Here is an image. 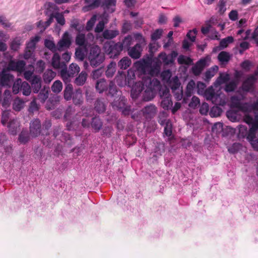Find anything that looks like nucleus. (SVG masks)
I'll return each instance as SVG.
<instances>
[{
    "instance_id": "obj_45",
    "label": "nucleus",
    "mask_w": 258,
    "mask_h": 258,
    "mask_svg": "<svg viewBox=\"0 0 258 258\" xmlns=\"http://www.w3.org/2000/svg\"><path fill=\"white\" fill-rule=\"evenodd\" d=\"M178 63L180 64L189 65L191 63L192 60L189 57L183 55H180L177 59Z\"/></svg>"
},
{
    "instance_id": "obj_30",
    "label": "nucleus",
    "mask_w": 258,
    "mask_h": 258,
    "mask_svg": "<svg viewBox=\"0 0 258 258\" xmlns=\"http://www.w3.org/2000/svg\"><path fill=\"white\" fill-rule=\"evenodd\" d=\"M218 70V67L217 66H215L207 70L205 74V81L208 82L215 76Z\"/></svg>"
},
{
    "instance_id": "obj_40",
    "label": "nucleus",
    "mask_w": 258,
    "mask_h": 258,
    "mask_svg": "<svg viewBox=\"0 0 258 258\" xmlns=\"http://www.w3.org/2000/svg\"><path fill=\"white\" fill-rule=\"evenodd\" d=\"M104 60V54L99 55L97 56L94 57V64L92 62L93 60H89L90 65L93 67H97L103 62Z\"/></svg>"
},
{
    "instance_id": "obj_16",
    "label": "nucleus",
    "mask_w": 258,
    "mask_h": 258,
    "mask_svg": "<svg viewBox=\"0 0 258 258\" xmlns=\"http://www.w3.org/2000/svg\"><path fill=\"white\" fill-rule=\"evenodd\" d=\"M108 86L109 84L105 79H100L96 82L95 89L98 93H102L108 90Z\"/></svg>"
},
{
    "instance_id": "obj_62",
    "label": "nucleus",
    "mask_w": 258,
    "mask_h": 258,
    "mask_svg": "<svg viewBox=\"0 0 258 258\" xmlns=\"http://www.w3.org/2000/svg\"><path fill=\"white\" fill-rule=\"evenodd\" d=\"M71 27L75 29L78 32H80L83 27L80 26L79 20L77 19H74L71 21Z\"/></svg>"
},
{
    "instance_id": "obj_19",
    "label": "nucleus",
    "mask_w": 258,
    "mask_h": 258,
    "mask_svg": "<svg viewBox=\"0 0 258 258\" xmlns=\"http://www.w3.org/2000/svg\"><path fill=\"white\" fill-rule=\"evenodd\" d=\"M91 126L95 132H98L102 127L103 121L98 116H95L91 119Z\"/></svg>"
},
{
    "instance_id": "obj_33",
    "label": "nucleus",
    "mask_w": 258,
    "mask_h": 258,
    "mask_svg": "<svg viewBox=\"0 0 258 258\" xmlns=\"http://www.w3.org/2000/svg\"><path fill=\"white\" fill-rule=\"evenodd\" d=\"M56 73L51 70H47L43 75L44 82L45 83H49L55 77Z\"/></svg>"
},
{
    "instance_id": "obj_59",
    "label": "nucleus",
    "mask_w": 258,
    "mask_h": 258,
    "mask_svg": "<svg viewBox=\"0 0 258 258\" xmlns=\"http://www.w3.org/2000/svg\"><path fill=\"white\" fill-rule=\"evenodd\" d=\"M172 92L173 93L175 98L177 100L179 101L182 99L183 100L184 94L183 92L182 87H181V88L177 89V90H175L174 92Z\"/></svg>"
},
{
    "instance_id": "obj_18",
    "label": "nucleus",
    "mask_w": 258,
    "mask_h": 258,
    "mask_svg": "<svg viewBox=\"0 0 258 258\" xmlns=\"http://www.w3.org/2000/svg\"><path fill=\"white\" fill-rule=\"evenodd\" d=\"M106 105L104 98H98L94 103V109L98 113H102L106 110Z\"/></svg>"
},
{
    "instance_id": "obj_54",
    "label": "nucleus",
    "mask_w": 258,
    "mask_h": 258,
    "mask_svg": "<svg viewBox=\"0 0 258 258\" xmlns=\"http://www.w3.org/2000/svg\"><path fill=\"white\" fill-rule=\"evenodd\" d=\"M73 102L75 105H80L83 102L82 94L80 93H76L72 96Z\"/></svg>"
},
{
    "instance_id": "obj_61",
    "label": "nucleus",
    "mask_w": 258,
    "mask_h": 258,
    "mask_svg": "<svg viewBox=\"0 0 258 258\" xmlns=\"http://www.w3.org/2000/svg\"><path fill=\"white\" fill-rule=\"evenodd\" d=\"M231 103L232 105L236 108L241 110L242 106L240 100L238 99L237 97L233 96L231 97Z\"/></svg>"
},
{
    "instance_id": "obj_28",
    "label": "nucleus",
    "mask_w": 258,
    "mask_h": 258,
    "mask_svg": "<svg viewBox=\"0 0 258 258\" xmlns=\"http://www.w3.org/2000/svg\"><path fill=\"white\" fill-rule=\"evenodd\" d=\"M116 72V63L111 61L107 66L105 71V76L108 78H112Z\"/></svg>"
},
{
    "instance_id": "obj_6",
    "label": "nucleus",
    "mask_w": 258,
    "mask_h": 258,
    "mask_svg": "<svg viewBox=\"0 0 258 258\" xmlns=\"http://www.w3.org/2000/svg\"><path fill=\"white\" fill-rule=\"evenodd\" d=\"M142 81L136 83L132 90V94L137 97L144 89L145 86H151L152 85L151 78L147 76L142 77Z\"/></svg>"
},
{
    "instance_id": "obj_13",
    "label": "nucleus",
    "mask_w": 258,
    "mask_h": 258,
    "mask_svg": "<svg viewBox=\"0 0 258 258\" xmlns=\"http://www.w3.org/2000/svg\"><path fill=\"white\" fill-rule=\"evenodd\" d=\"M196 87V83L192 80H190L187 83L186 89L184 94L183 103H187L190 97L194 94V90Z\"/></svg>"
},
{
    "instance_id": "obj_3",
    "label": "nucleus",
    "mask_w": 258,
    "mask_h": 258,
    "mask_svg": "<svg viewBox=\"0 0 258 258\" xmlns=\"http://www.w3.org/2000/svg\"><path fill=\"white\" fill-rule=\"evenodd\" d=\"M103 49L110 58L113 59L117 58L122 51L119 44L114 41L105 42L103 45Z\"/></svg>"
},
{
    "instance_id": "obj_46",
    "label": "nucleus",
    "mask_w": 258,
    "mask_h": 258,
    "mask_svg": "<svg viewBox=\"0 0 258 258\" xmlns=\"http://www.w3.org/2000/svg\"><path fill=\"white\" fill-rule=\"evenodd\" d=\"M164 134L169 137H171L172 135V124L169 120L166 121Z\"/></svg>"
},
{
    "instance_id": "obj_64",
    "label": "nucleus",
    "mask_w": 258,
    "mask_h": 258,
    "mask_svg": "<svg viewBox=\"0 0 258 258\" xmlns=\"http://www.w3.org/2000/svg\"><path fill=\"white\" fill-rule=\"evenodd\" d=\"M45 68V63L42 60H39L37 61L35 66L36 70L40 73L43 72Z\"/></svg>"
},
{
    "instance_id": "obj_15",
    "label": "nucleus",
    "mask_w": 258,
    "mask_h": 258,
    "mask_svg": "<svg viewBox=\"0 0 258 258\" xmlns=\"http://www.w3.org/2000/svg\"><path fill=\"white\" fill-rule=\"evenodd\" d=\"M258 129V115H255V121L250 127L247 135V139L249 141L255 140L256 132Z\"/></svg>"
},
{
    "instance_id": "obj_56",
    "label": "nucleus",
    "mask_w": 258,
    "mask_h": 258,
    "mask_svg": "<svg viewBox=\"0 0 258 258\" xmlns=\"http://www.w3.org/2000/svg\"><path fill=\"white\" fill-rule=\"evenodd\" d=\"M200 103V99L195 96H194L191 99L190 102L188 104V106L191 108L195 109Z\"/></svg>"
},
{
    "instance_id": "obj_14",
    "label": "nucleus",
    "mask_w": 258,
    "mask_h": 258,
    "mask_svg": "<svg viewBox=\"0 0 258 258\" xmlns=\"http://www.w3.org/2000/svg\"><path fill=\"white\" fill-rule=\"evenodd\" d=\"M206 60L203 58L198 61L195 65L191 68L192 72L195 76H199L201 74L202 71L205 67Z\"/></svg>"
},
{
    "instance_id": "obj_55",
    "label": "nucleus",
    "mask_w": 258,
    "mask_h": 258,
    "mask_svg": "<svg viewBox=\"0 0 258 258\" xmlns=\"http://www.w3.org/2000/svg\"><path fill=\"white\" fill-rule=\"evenodd\" d=\"M229 79L230 77L229 74H220V76L216 80V83L219 85H221L222 84L227 82L229 80Z\"/></svg>"
},
{
    "instance_id": "obj_7",
    "label": "nucleus",
    "mask_w": 258,
    "mask_h": 258,
    "mask_svg": "<svg viewBox=\"0 0 258 258\" xmlns=\"http://www.w3.org/2000/svg\"><path fill=\"white\" fill-rule=\"evenodd\" d=\"M42 125L40 120L38 119H34L30 122L29 132L30 135L32 138H36L41 133Z\"/></svg>"
},
{
    "instance_id": "obj_1",
    "label": "nucleus",
    "mask_w": 258,
    "mask_h": 258,
    "mask_svg": "<svg viewBox=\"0 0 258 258\" xmlns=\"http://www.w3.org/2000/svg\"><path fill=\"white\" fill-rule=\"evenodd\" d=\"M152 59L147 56L146 58H143L140 60L135 63V66L137 71L143 75L144 77L149 76H153L157 73L156 67L152 66Z\"/></svg>"
},
{
    "instance_id": "obj_43",
    "label": "nucleus",
    "mask_w": 258,
    "mask_h": 258,
    "mask_svg": "<svg viewBox=\"0 0 258 258\" xmlns=\"http://www.w3.org/2000/svg\"><path fill=\"white\" fill-rule=\"evenodd\" d=\"M45 46L51 50L53 53L57 51V45H56L54 42L51 40L46 39L44 41Z\"/></svg>"
},
{
    "instance_id": "obj_27",
    "label": "nucleus",
    "mask_w": 258,
    "mask_h": 258,
    "mask_svg": "<svg viewBox=\"0 0 258 258\" xmlns=\"http://www.w3.org/2000/svg\"><path fill=\"white\" fill-rule=\"evenodd\" d=\"M102 4V0H93L91 3H89L87 6H84L82 10L84 12H86L101 6Z\"/></svg>"
},
{
    "instance_id": "obj_26",
    "label": "nucleus",
    "mask_w": 258,
    "mask_h": 258,
    "mask_svg": "<svg viewBox=\"0 0 258 258\" xmlns=\"http://www.w3.org/2000/svg\"><path fill=\"white\" fill-rule=\"evenodd\" d=\"M87 78V74L85 71H82L75 79L74 83L79 86H83L86 82Z\"/></svg>"
},
{
    "instance_id": "obj_51",
    "label": "nucleus",
    "mask_w": 258,
    "mask_h": 258,
    "mask_svg": "<svg viewBox=\"0 0 258 258\" xmlns=\"http://www.w3.org/2000/svg\"><path fill=\"white\" fill-rule=\"evenodd\" d=\"M62 89V83L58 80L55 81L51 86V90L55 93L60 92Z\"/></svg>"
},
{
    "instance_id": "obj_48",
    "label": "nucleus",
    "mask_w": 258,
    "mask_h": 258,
    "mask_svg": "<svg viewBox=\"0 0 258 258\" xmlns=\"http://www.w3.org/2000/svg\"><path fill=\"white\" fill-rule=\"evenodd\" d=\"M39 40V37L38 36H35L32 38L31 39L30 41L27 43L26 48L34 51L35 48L36 44Z\"/></svg>"
},
{
    "instance_id": "obj_10",
    "label": "nucleus",
    "mask_w": 258,
    "mask_h": 258,
    "mask_svg": "<svg viewBox=\"0 0 258 258\" xmlns=\"http://www.w3.org/2000/svg\"><path fill=\"white\" fill-rule=\"evenodd\" d=\"M26 62L22 60L17 61L11 60L9 61L7 70L22 73L24 71Z\"/></svg>"
},
{
    "instance_id": "obj_63",
    "label": "nucleus",
    "mask_w": 258,
    "mask_h": 258,
    "mask_svg": "<svg viewBox=\"0 0 258 258\" xmlns=\"http://www.w3.org/2000/svg\"><path fill=\"white\" fill-rule=\"evenodd\" d=\"M163 31L162 29H157L151 34V39L152 41H155L160 38L162 36Z\"/></svg>"
},
{
    "instance_id": "obj_31",
    "label": "nucleus",
    "mask_w": 258,
    "mask_h": 258,
    "mask_svg": "<svg viewBox=\"0 0 258 258\" xmlns=\"http://www.w3.org/2000/svg\"><path fill=\"white\" fill-rule=\"evenodd\" d=\"M73 87L72 85L69 84L66 85L63 91V97L67 101L70 100L72 98Z\"/></svg>"
},
{
    "instance_id": "obj_4",
    "label": "nucleus",
    "mask_w": 258,
    "mask_h": 258,
    "mask_svg": "<svg viewBox=\"0 0 258 258\" xmlns=\"http://www.w3.org/2000/svg\"><path fill=\"white\" fill-rule=\"evenodd\" d=\"M80 72V67L75 63H71L68 70L67 64L60 70V74L61 78L65 83L70 81V78H73L75 75Z\"/></svg>"
},
{
    "instance_id": "obj_52",
    "label": "nucleus",
    "mask_w": 258,
    "mask_h": 258,
    "mask_svg": "<svg viewBox=\"0 0 258 258\" xmlns=\"http://www.w3.org/2000/svg\"><path fill=\"white\" fill-rule=\"evenodd\" d=\"M85 35L83 33H79L76 38V43L80 46L85 45Z\"/></svg>"
},
{
    "instance_id": "obj_34",
    "label": "nucleus",
    "mask_w": 258,
    "mask_h": 258,
    "mask_svg": "<svg viewBox=\"0 0 258 258\" xmlns=\"http://www.w3.org/2000/svg\"><path fill=\"white\" fill-rule=\"evenodd\" d=\"M181 83L177 76H175L169 82V86L171 88L172 92L180 89Z\"/></svg>"
},
{
    "instance_id": "obj_58",
    "label": "nucleus",
    "mask_w": 258,
    "mask_h": 258,
    "mask_svg": "<svg viewBox=\"0 0 258 258\" xmlns=\"http://www.w3.org/2000/svg\"><path fill=\"white\" fill-rule=\"evenodd\" d=\"M54 18H55L57 23L60 25L63 26L65 24V19L62 13H56L54 14Z\"/></svg>"
},
{
    "instance_id": "obj_21",
    "label": "nucleus",
    "mask_w": 258,
    "mask_h": 258,
    "mask_svg": "<svg viewBox=\"0 0 258 258\" xmlns=\"http://www.w3.org/2000/svg\"><path fill=\"white\" fill-rule=\"evenodd\" d=\"M20 126V123L16 119L10 120L7 125L9 133L12 135H16L17 133L18 128Z\"/></svg>"
},
{
    "instance_id": "obj_49",
    "label": "nucleus",
    "mask_w": 258,
    "mask_h": 258,
    "mask_svg": "<svg viewBox=\"0 0 258 258\" xmlns=\"http://www.w3.org/2000/svg\"><path fill=\"white\" fill-rule=\"evenodd\" d=\"M233 41L234 38L232 36H228L220 41V46L223 48H226L229 44L232 43Z\"/></svg>"
},
{
    "instance_id": "obj_23",
    "label": "nucleus",
    "mask_w": 258,
    "mask_h": 258,
    "mask_svg": "<svg viewBox=\"0 0 258 258\" xmlns=\"http://www.w3.org/2000/svg\"><path fill=\"white\" fill-rule=\"evenodd\" d=\"M126 99L124 97L120 96L118 100H114L112 103V105L113 108H116L118 110H121L124 108L126 106Z\"/></svg>"
},
{
    "instance_id": "obj_22",
    "label": "nucleus",
    "mask_w": 258,
    "mask_h": 258,
    "mask_svg": "<svg viewBox=\"0 0 258 258\" xmlns=\"http://www.w3.org/2000/svg\"><path fill=\"white\" fill-rule=\"evenodd\" d=\"M142 111L144 115L146 118H151L154 116L156 112V107L155 105L151 104L145 107Z\"/></svg>"
},
{
    "instance_id": "obj_47",
    "label": "nucleus",
    "mask_w": 258,
    "mask_h": 258,
    "mask_svg": "<svg viewBox=\"0 0 258 258\" xmlns=\"http://www.w3.org/2000/svg\"><path fill=\"white\" fill-rule=\"evenodd\" d=\"M116 0H104L102 1L101 7L105 10H109L112 6L115 7L116 5Z\"/></svg>"
},
{
    "instance_id": "obj_17",
    "label": "nucleus",
    "mask_w": 258,
    "mask_h": 258,
    "mask_svg": "<svg viewBox=\"0 0 258 258\" xmlns=\"http://www.w3.org/2000/svg\"><path fill=\"white\" fill-rule=\"evenodd\" d=\"M51 64L54 69H60V70L64 68L66 66L64 62H62V61L60 60V55L56 52H54L53 54L52 58Z\"/></svg>"
},
{
    "instance_id": "obj_32",
    "label": "nucleus",
    "mask_w": 258,
    "mask_h": 258,
    "mask_svg": "<svg viewBox=\"0 0 258 258\" xmlns=\"http://www.w3.org/2000/svg\"><path fill=\"white\" fill-rule=\"evenodd\" d=\"M30 136L27 130H23L19 136L18 140L20 143L25 144L29 141Z\"/></svg>"
},
{
    "instance_id": "obj_24",
    "label": "nucleus",
    "mask_w": 258,
    "mask_h": 258,
    "mask_svg": "<svg viewBox=\"0 0 258 258\" xmlns=\"http://www.w3.org/2000/svg\"><path fill=\"white\" fill-rule=\"evenodd\" d=\"M132 37L131 35H128L127 36L125 37L121 42H118V43L119 44L122 50L123 49H127V50H128V49H130V48H131L130 45L132 44Z\"/></svg>"
},
{
    "instance_id": "obj_53",
    "label": "nucleus",
    "mask_w": 258,
    "mask_h": 258,
    "mask_svg": "<svg viewBox=\"0 0 258 258\" xmlns=\"http://www.w3.org/2000/svg\"><path fill=\"white\" fill-rule=\"evenodd\" d=\"M216 105L212 107L211 109L210 114L212 117L220 116L222 112V109L220 107L217 106L218 105Z\"/></svg>"
},
{
    "instance_id": "obj_50",
    "label": "nucleus",
    "mask_w": 258,
    "mask_h": 258,
    "mask_svg": "<svg viewBox=\"0 0 258 258\" xmlns=\"http://www.w3.org/2000/svg\"><path fill=\"white\" fill-rule=\"evenodd\" d=\"M22 81L21 79H17L15 82H14L13 86V92L15 94H18L20 91H21V88L22 86Z\"/></svg>"
},
{
    "instance_id": "obj_35",
    "label": "nucleus",
    "mask_w": 258,
    "mask_h": 258,
    "mask_svg": "<svg viewBox=\"0 0 258 258\" xmlns=\"http://www.w3.org/2000/svg\"><path fill=\"white\" fill-rule=\"evenodd\" d=\"M131 60L128 57H124L119 60L118 66L120 69L125 70L131 64Z\"/></svg>"
},
{
    "instance_id": "obj_20",
    "label": "nucleus",
    "mask_w": 258,
    "mask_h": 258,
    "mask_svg": "<svg viewBox=\"0 0 258 258\" xmlns=\"http://www.w3.org/2000/svg\"><path fill=\"white\" fill-rule=\"evenodd\" d=\"M41 78L38 76H34L32 77L30 83L31 87L34 93H38L41 87Z\"/></svg>"
},
{
    "instance_id": "obj_5",
    "label": "nucleus",
    "mask_w": 258,
    "mask_h": 258,
    "mask_svg": "<svg viewBox=\"0 0 258 258\" xmlns=\"http://www.w3.org/2000/svg\"><path fill=\"white\" fill-rule=\"evenodd\" d=\"M202 95L207 100L211 101L215 105H223L225 103L224 101L220 98L219 95L215 93L213 87H210L206 89Z\"/></svg>"
},
{
    "instance_id": "obj_11",
    "label": "nucleus",
    "mask_w": 258,
    "mask_h": 258,
    "mask_svg": "<svg viewBox=\"0 0 258 258\" xmlns=\"http://www.w3.org/2000/svg\"><path fill=\"white\" fill-rule=\"evenodd\" d=\"M14 76L7 69H3L0 73V84L2 86H10L14 81Z\"/></svg>"
},
{
    "instance_id": "obj_60",
    "label": "nucleus",
    "mask_w": 258,
    "mask_h": 258,
    "mask_svg": "<svg viewBox=\"0 0 258 258\" xmlns=\"http://www.w3.org/2000/svg\"><path fill=\"white\" fill-rule=\"evenodd\" d=\"M10 115V112L8 110L4 111L2 114L1 123L5 125L8 122Z\"/></svg>"
},
{
    "instance_id": "obj_38",
    "label": "nucleus",
    "mask_w": 258,
    "mask_h": 258,
    "mask_svg": "<svg viewBox=\"0 0 258 258\" xmlns=\"http://www.w3.org/2000/svg\"><path fill=\"white\" fill-rule=\"evenodd\" d=\"M230 57L229 53L222 51L219 53L218 59L220 62L224 63L225 62H228L230 59Z\"/></svg>"
},
{
    "instance_id": "obj_57",
    "label": "nucleus",
    "mask_w": 258,
    "mask_h": 258,
    "mask_svg": "<svg viewBox=\"0 0 258 258\" xmlns=\"http://www.w3.org/2000/svg\"><path fill=\"white\" fill-rule=\"evenodd\" d=\"M48 97V90H41L38 95V99L41 102H44Z\"/></svg>"
},
{
    "instance_id": "obj_41",
    "label": "nucleus",
    "mask_w": 258,
    "mask_h": 258,
    "mask_svg": "<svg viewBox=\"0 0 258 258\" xmlns=\"http://www.w3.org/2000/svg\"><path fill=\"white\" fill-rule=\"evenodd\" d=\"M118 34L117 31L106 30L103 33V36L105 39H111L115 37Z\"/></svg>"
},
{
    "instance_id": "obj_36",
    "label": "nucleus",
    "mask_w": 258,
    "mask_h": 258,
    "mask_svg": "<svg viewBox=\"0 0 258 258\" xmlns=\"http://www.w3.org/2000/svg\"><path fill=\"white\" fill-rule=\"evenodd\" d=\"M108 92L107 93L108 96H110L111 97L115 96L117 95L118 90L116 86L115 85L114 82L112 81H111L109 83V86L108 87Z\"/></svg>"
},
{
    "instance_id": "obj_37",
    "label": "nucleus",
    "mask_w": 258,
    "mask_h": 258,
    "mask_svg": "<svg viewBox=\"0 0 258 258\" xmlns=\"http://www.w3.org/2000/svg\"><path fill=\"white\" fill-rule=\"evenodd\" d=\"M172 105V101L171 100V96L164 97L163 98L161 102V106L164 109L168 110L171 108Z\"/></svg>"
},
{
    "instance_id": "obj_25",
    "label": "nucleus",
    "mask_w": 258,
    "mask_h": 258,
    "mask_svg": "<svg viewBox=\"0 0 258 258\" xmlns=\"http://www.w3.org/2000/svg\"><path fill=\"white\" fill-rule=\"evenodd\" d=\"M154 97L153 89L151 86H147L143 93V99L145 101H148Z\"/></svg>"
},
{
    "instance_id": "obj_42",
    "label": "nucleus",
    "mask_w": 258,
    "mask_h": 258,
    "mask_svg": "<svg viewBox=\"0 0 258 258\" xmlns=\"http://www.w3.org/2000/svg\"><path fill=\"white\" fill-rule=\"evenodd\" d=\"M21 91L24 95L29 96L31 92V88L30 85L25 81L22 82Z\"/></svg>"
},
{
    "instance_id": "obj_44",
    "label": "nucleus",
    "mask_w": 258,
    "mask_h": 258,
    "mask_svg": "<svg viewBox=\"0 0 258 258\" xmlns=\"http://www.w3.org/2000/svg\"><path fill=\"white\" fill-rule=\"evenodd\" d=\"M238 82L235 80H232L227 83L225 87L224 90L226 92H233L236 88Z\"/></svg>"
},
{
    "instance_id": "obj_2",
    "label": "nucleus",
    "mask_w": 258,
    "mask_h": 258,
    "mask_svg": "<svg viewBox=\"0 0 258 258\" xmlns=\"http://www.w3.org/2000/svg\"><path fill=\"white\" fill-rule=\"evenodd\" d=\"M135 38L138 40V43H137L134 46L131 47L128 50V55L134 59H138L141 56V53L143 50L142 44H145V39L140 33H138L135 35Z\"/></svg>"
},
{
    "instance_id": "obj_12",
    "label": "nucleus",
    "mask_w": 258,
    "mask_h": 258,
    "mask_svg": "<svg viewBox=\"0 0 258 258\" xmlns=\"http://www.w3.org/2000/svg\"><path fill=\"white\" fill-rule=\"evenodd\" d=\"M255 82L256 79L254 76H249L243 82L241 86L242 90L246 92L253 90Z\"/></svg>"
},
{
    "instance_id": "obj_9",
    "label": "nucleus",
    "mask_w": 258,
    "mask_h": 258,
    "mask_svg": "<svg viewBox=\"0 0 258 258\" xmlns=\"http://www.w3.org/2000/svg\"><path fill=\"white\" fill-rule=\"evenodd\" d=\"M71 44V37L69 33L66 32L57 43V50L61 51L68 49L70 47Z\"/></svg>"
},
{
    "instance_id": "obj_29",
    "label": "nucleus",
    "mask_w": 258,
    "mask_h": 258,
    "mask_svg": "<svg viewBox=\"0 0 258 258\" xmlns=\"http://www.w3.org/2000/svg\"><path fill=\"white\" fill-rule=\"evenodd\" d=\"M102 53L101 52V50L99 47L97 45L92 47L88 56V59L93 60L94 57L97 56L99 55H101ZM94 60H92V62L94 64Z\"/></svg>"
},
{
    "instance_id": "obj_39",
    "label": "nucleus",
    "mask_w": 258,
    "mask_h": 258,
    "mask_svg": "<svg viewBox=\"0 0 258 258\" xmlns=\"http://www.w3.org/2000/svg\"><path fill=\"white\" fill-rule=\"evenodd\" d=\"M24 106V102L19 98H16L13 104V108L16 111H20Z\"/></svg>"
},
{
    "instance_id": "obj_8",
    "label": "nucleus",
    "mask_w": 258,
    "mask_h": 258,
    "mask_svg": "<svg viewBox=\"0 0 258 258\" xmlns=\"http://www.w3.org/2000/svg\"><path fill=\"white\" fill-rule=\"evenodd\" d=\"M53 136L54 139L58 138L61 142L67 143L68 145L72 144L71 137L70 135L61 131V128L59 126H55L53 130Z\"/></svg>"
}]
</instances>
